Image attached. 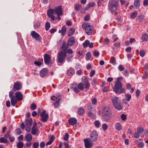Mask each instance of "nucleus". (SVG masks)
I'll return each instance as SVG.
<instances>
[{
	"instance_id": "obj_64",
	"label": "nucleus",
	"mask_w": 148,
	"mask_h": 148,
	"mask_svg": "<svg viewBox=\"0 0 148 148\" xmlns=\"http://www.w3.org/2000/svg\"><path fill=\"white\" fill-rule=\"evenodd\" d=\"M120 117L122 120L125 121L126 119V115L124 114H122Z\"/></svg>"
},
{
	"instance_id": "obj_5",
	"label": "nucleus",
	"mask_w": 148,
	"mask_h": 148,
	"mask_svg": "<svg viewBox=\"0 0 148 148\" xmlns=\"http://www.w3.org/2000/svg\"><path fill=\"white\" fill-rule=\"evenodd\" d=\"M118 0H112L110 1L108 4V7L110 10L112 12H114L117 8Z\"/></svg>"
},
{
	"instance_id": "obj_14",
	"label": "nucleus",
	"mask_w": 148,
	"mask_h": 148,
	"mask_svg": "<svg viewBox=\"0 0 148 148\" xmlns=\"http://www.w3.org/2000/svg\"><path fill=\"white\" fill-rule=\"evenodd\" d=\"M53 97L54 98H53L52 97H51V100H53L54 101L56 100V101L54 103L53 105L55 108H57L59 106L60 99L59 97H57L54 96H53Z\"/></svg>"
},
{
	"instance_id": "obj_45",
	"label": "nucleus",
	"mask_w": 148,
	"mask_h": 148,
	"mask_svg": "<svg viewBox=\"0 0 148 148\" xmlns=\"http://www.w3.org/2000/svg\"><path fill=\"white\" fill-rule=\"evenodd\" d=\"M89 43V41L88 40H85V41L83 43L84 47V48L87 47L88 46Z\"/></svg>"
},
{
	"instance_id": "obj_53",
	"label": "nucleus",
	"mask_w": 148,
	"mask_h": 148,
	"mask_svg": "<svg viewBox=\"0 0 148 148\" xmlns=\"http://www.w3.org/2000/svg\"><path fill=\"white\" fill-rule=\"evenodd\" d=\"M94 124L96 127L98 128L100 125V122L99 121H96L94 122Z\"/></svg>"
},
{
	"instance_id": "obj_48",
	"label": "nucleus",
	"mask_w": 148,
	"mask_h": 148,
	"mask_svg": "<svg viewBox=\"0 0 148 148\" xmlns=\"http://www.w3.org/2000/svg\"><path fill=\"white\" fill-rule=\"evenodd\" d=\"M69 137V135L67 133H66L64 136V140L66 141L68 140Z\"/></svg>"
},
{
	"instance_id": "obj_18",
	"label": "nucleus",
	"mask_w": 148,
	"mask_h": 148,
	"mask_svg": "<svg viewBox=\"0 0 148 148\" xmlns=\"http://www.w3.org/2000/svg\"><path fill=\"white\" fill-rule=\"evenodd\" d=\"M102 116L103 120L106 122H108L110 120L111 118L110 114L102 115Z\"/></svg>"
},
{
	"instance_id": "obj_7",
	"label": "nucleus",
	"mask_w": 148,
	"mask_h": 148,
	"mask_svg": "<svg viewBox=\"0 0 148 148\" xmlns=\"http://www.w3.org/2000/svg\"><path fill=\"white\" fill-rule=\"evenodd\" d=\"M15 100L13 102V106H14L18 101H21L23 100V95L21 92H16L15 94Z\"/></svg>"
},
{
	"instance_id": "obj_38",
	"label": "nucleus",
	"mask_w": 148,
	"mask_h": 148,
	"mask_svg": "<svg viewBox=\"0 0 148 148\" xmlns=\"http://www.w3.org/2000/svg\"><path fill=\"white\" fill-rule=\"evenodd\" d=\"M24 146L23 142L19 141L18 142L16 145V147L17 148H23Z\"/></svg>"
},
{
	"instance_id": "obj_10",
	"label": "nucleus",
	"mask_w": 148,
	"mask_h": 148,
	"mask_svg": "<svg viewBox=\"0 0 148 148\" xmlns=\"http://www.w3.org/2000/svg\"><path fill=\"white\" fill-rule=\"evenodd\" d=\"M84 145L86 148H90L93 146V143L91 142L89 138H85L84 139Z\"/></svg>"
},
{
	"instance_id": "obj_20",
	"label": "nucleus",
	"mask_w": 148,
	"mask_h": 148,
	"mask_svg": "<svg viewBox=\"0 0 148 148\" xmlns=\"http://www.w3.org/2000/svg\"><path fill=\"white\" fill-rule=\"evenodd\" d=\"M75 70L72 68H70L67 71L66 74L69 76H71L74 75Z\"/></svg>"
},
{
	"instance_id": "obj_26",
	"label": "nucleus",
	"mask_w": 148,
	"mask_h": 148,
	"mask_svg": "<svg viewBox=\"0 0 148 148\" xmlns=\"http://www.w3.org/2000/svg\"><path fill=\"white\" fill-rule=\"evenodd\" d=\"M66 32V28L65 26H63L61 29H59L58 31L59 33H61V35L62 36H64Z\"/></svg>"
},
{
	"instance_id": "obj_50",
	"label": "nucleus",
	"mask_w": 148,
	"mask_h": 148,
	"mask_svg": "<svg viewBox=\"0 0 148 148\" xmlns=\"http://www.w3.org/2000/svg\"><path fill=\"white\" fill-rule=\"evenodd\" d=\"M40 23L38 22L35 23L34 25V28H38L40 26Z\"/></svg>"
},
{
	"instance_id": "obj_16",
	"label": "nucleus",
	"mask_w": 148,
	"mask_h": 148,
	"mask_svg": "<svg viewBox=\"0 0 148 148\" xmlns=\"http://www.w3.org/2000/svg\"><path fill=\"white\" fill-rule=\"evenodd\" d=\"M44 60L46 64H49L51 60V56L49 55L46 53L44 56Z\"/></svg>"
},
{
	"instance_id": "obj_17",
	"label": "nucleus",
	"mask_w": 148,
	"mask_h": 148,
	"mask_svg": "<svg viewBox=\"0 0 148 148\" xmlns=\"http://www.w3.org/2000/svg\"><path fill=\"white\" fill-rule=\"evenodd\" d=\"M15 91H14V90H13V89H12V90L9 93V97L10 98V101L11 102V105L12 106L13 102L15 100V98L14 97V95H13V93Z\"/></svg>"
},
{
	"instance_id": "obj_24",
	"label": "nucleus",
	"mask_w": 148,
	"mask_h": 148,
	"mask_svg": "<svg viewBox=\"0 0 148 148\" xmlns=\"http://www.w3.org/2000/svg\"><path fill=\"white\" fill-rule=\"evenodd\" d=\"M109 109L107 107H104L103 108L102 112V115L110 114L109 111Z\"/></svg>"
},
{
	"instance_id": "obj_19",
	"label": "nucleus",
	"mask_w": 148,
	"mask_h": 148,
	"mask_svg": "<svg viewBox=\"0 0 148 148\" xmlns=\"http://www.w3.org/2000/svg\"><path fill=\"white\" fill-rule=\"evenodd\" d=\"M68 122L71 125H73L76 124L77 120L76 118L72 117L69 119Z\"/></svg>"
},
{
	"instance_id": "obj_22",
	"label": "nucleus",
	"mask_w": 148,
	"mask_h": 148,
	"mask_svg": "<svg viewBox=\"0 0 148 148\" xmlns=\"http://www.w3.org/2000/svg\"><path fill=\"white\" fill-rule=\"evenodd\" d=\"M47 73V69L46 68H43L40 71V75L41 77H44Z\"/></svg>"
},
{
	"instance_id": "obj_9",
	"label": "nucleus",
	"mask_w": 148,
	"mask_h": 148,
	"mask_svg": "<svg viewBox=\"0 0 148 148\" xmlns=\"http://www.w3.org/2000/svg\"><path fill=\"white\" fill-rule=\"evenodd\" d=\"M22 84L19 81H17L14 83L13 87V90L16 91L21 90L22 88Z\"/></svg>"
},
{
	"instance_id": "obj_28",
	"label": "nucleus",
	"mask_w": 148,
	"mask_h": 148,
	"mask_svg": "<svg viewBox=\"0 0 148 148\" xmlns=\"http://www.w3.org/2000/svg\"><path fill=\"white\" fill-rule=\"evenodd\" d=\"M141 39L143 42H146L148 40V35L146 34H144L142 35Z\"/></svg>"
},
{
	"instance_id": "obj_54",
	"label": "nucleus",
	"mask_w": 148,
	"mask_h": 148,
	"mask_svg": "<svg viewBox=\"0 0 148 148\" xmlns=\"http://www.w3.org/2000/svg\"><path fill=\"white\" fill-rule=\"evenodd\" d=\"M102 127L104 131L106 130L108 128L107 125L106 123H104L102 125Z\"/></svg>"
},
{
	"instance_id": "obj_58",
	"label": "nucleus",
	"mask_w": 148,
	"mask_h": 148,
	"mask_svg": "<svg viewBox=\"0 0 148 148\" xmlns=\"http://www.w3.org/2000/svg\"><path fill=\"white\" fill-rule=\"evenodd\" d=\"M94 56L95 57H97L99 55V52L98 51H94L93 53Z\"/></svg>"
},
{
	"instance_id": "obj_43",
	"label": "nucleus",
	"mask_w": 148,
	"mask_h": 148,
	"mask_svg": "<svg viewBox=\"0 0 148 148\" xmlns=\"http://www.w3.org/2000/svg\"><path fill=\"white\" fill-rule=\"evenodd\" d=\"M37 108V106L35 103H32L30 106V109L32 110H34L36 109Z\"/></svg>"
},
{
	"instance_id": "obj_46",
	"label": "nucleus",
	"mask_w": 148,
	"mask_h": 148,
	"mask_svg": "<svg viewBox=\"0 0 148 148\" xmlns=\"http://www.w3.org/2000/svg\"><path fill=\"white\" fill-rule=\"evenodd\" d=\"M50 27V23L48 22H47L45 25V28L46 30V31H48V30H49Z\"/></svg>"
},
{
	"instance_id": "obj_27",
	"label": "nucleus",
	"mask_w": 148,
	"mask_h": 148,
	"mask_svg": "<svg viewBox=\"0 0 148 148\" xmlns=\"http://www.w3.org/2000/svg\"><path fill=\"white\" fill-rule=\"evenodd\" d=\"M113 105L114 108L119 110H121L122 108V106L120 101L116 103L115 105Z\"/></svg>"
},
{
	"instance_id": "obj_23",
	"label": "nucleus",
	"mask_w": 148,
	"mask_h": 148,
	"mask_svg": "<svg viewBox=\"0 0 148 148\" xmlns=\"http://www.w3.org/2000/svg\"><path fill=\"white\" fill-rule=\"evenodd\" d=\"M25 126L30 127V126L32 125V119H26L25 120Z\"/></svg>"
},
{
	"instance_id": "obj_13",
	"label": "nucleus",
	"mask_w": 148,
	"mask_h": 148,
	"mask_svg": "<svg viewBox=\"0 0 148 148\" xmlns=\"http://www.w3.org/2000/svg\"><path fill=\"white\" fill-rule=\"evenodd\" d=\"M98 137L97 134L95 130H93L90 135V139L92 141H95L97 139Z\"/></svg>"
},
{
	"instance_id": "obj_51",
	"label": "nucleus",
	"mask_w": 148,
	"mask_h": 148,
	"mask_svg": "<svg viewBox=\"0 0 148 148\" xmlns=\"http://www.w3.org/2000/svg\"><path fill=\"white\" fill-rule=\"evenodd\" d=\"M140 134L138 132H135L134 134V137L136 138H138L140 136Z\"/></svg>"
},
{
	"instance_id": "obj_52",
	"label": "nucleus",
	"mask_w": 148,
	"mask_h": 148,
	"mask_svg": "<svg viewBox=\"0 0 148 148\" xmlns=\"http://www.w3.org/2000/svg\"><path fill=\"white\" fill-rule=\"evenodd\" d=\"M144 145V143L142 142H139L137 144L138 147L140 148H142L143 147Z\"/></svg>"
},
{
	"instance_id": "obj_56",
	"label": "nucleus",
	"mask_w": 148,
	"mask_h": 148,
	"mask_svg": "<svg viewBox=\"0 0 148 148\" xmlns=\"http://www.w3.org/2000/svg\"><path fill=\"white\" fill-rule=\"evenodd\" d=\"M145 54V52L144 51L141 50L140 51V56L142 57L144 56Z\"/></svg>"
},
{
	"instance_id": "obj_62",
	"label": "nucleus",
	"mask_w": 148,
	"mask_h": 148,
	"mask_svg": "<svg viewBox=\"0 0 148 148\" xmlns=\"http://www.w3.org/2000/svg\"><path fill=\"white\" fill-rule=\"evenodd\" d=\"M103 0H98L97 4L98 7H99L101 6V5Z\"/></svg>"
},
{
	"instance_id": "obj_1",
	"label": "nucleus",
	"mask_w": 148,
	"mask_h": 148,
	"mask_svg": "<svg viewBox=\"0 0 148 148\" xmlns=\"http://www.w3.org/2000/svg\"><path fill=\"white\" fill-rule=\"evenodd\" d=\"M55 13L57 15H62L63 12L62 7L60 5L56 7L55 9H50L47 10V16L51 19V20L54 21L56 18H55L54 16L53 15Z\"/></svg>"
},
{
	"instance_id": "obj_6",
	"label": "nucleus",
	"mask_w": 148,
	"mask_h": 148,
	"mask_svg": "<svg viewBox=\"0 0 148 148\" xmlns=\"http://www.w3.org/2000/svg\"><path fill=\"white\" fill-rule=\"evenodd\" d=\"M81 80L82 83L84 84V88L88 89L90 87V84L88 81V77L84 76L82 77Z\"/></svg>"
},
{
	"instance_id": "obj_42",
	"label": "nucleus",
	"mask_w": 148,
	"mask_h": 148,
	"mask_svg": "<svg viewBox=\"0 0 148 148\" xmlns=\"http://www.w3.org/2000/svg\"><path fill=\"white\" fill-rule=\"evenodd\" d=\"M8 140L6 138L4 137H2L0 138V142L1 143H6Z\"/></svg>"
},
{
	"instance_id": "obj_59",
	"label": "nucleus",
	"mask_w": 148,
	"mask_h": 148,
	"mask_svg": "<svg viewBox=\"0 0 148 148\" xmlns=\"http://www.w3.org/2000/svg\"><path fill=\"white\" fill-rule=\"evenodd\" d=\"M10 132H8L4 135V136L6 138H9L10 136Z\"/></svg>"
},
{
	"instance_id": "obj_44",
	"label": "nucleus",
	"mask_w": 148,
	"mask_h": 148,
	"mask_svg": "<svg viewBox=\"0 0 148 148\" xmlns=\"http://www.w3.org/2000/svg\"><path fill=\"white\" fill-rule=\"evenodd\" d=\"M39 146V143L37 142H35L33 143L32 147L33 148H38Z\"/></svg>"
},
{
	"instance_id": "obj_25",
	"label": "nucleus",
	"mask_w": 148,
	"mask_h": 148,
	"mask_svg": "<svg viewBox=\"0 0 148 148\" xmlns=\"http://www.w3.org/2000/svg\"><path fill=\"white\" fill-rule=\"evenodd\" d=\"M113 105H115V103L120 101L119 98L115 96L111 98Z\"/></svg>"
},
{
	"instance_id": "obj_2",
	"label": "nucleus",
	"mask_w": 148,
	"mask_h": 148,
	"mask_svg": "<svg viewBox=\"0 0 148 148\" xmlns=\"http://www.w3.org/2000/svg\"><path fill=\"white\" fill-rule=\"evenodd\" d=\"M66 54V50L65 49H63L60 52L58 53L57 56L58 63L63 64L64 63Z\"/></svg>"
},
{
	"instance_id": "obj_30",
	"label": "nucleus",
	"mask_w": 148,
	"mask_h": 148,
	"mask_svg": "<svg viewBox=\"0 0 148 148\" xmlns=\"http://www.w3.org/2000/svg\"><path fill=\"white\" fill-rule=\"evenodd\" d=\"M25 139L27 142H30L32 139V136L31 134H27L25 136Z\"/></svg>"
},
{
	"instance_id": "obj_11",
	"label": "nucleus",
	"mask_w": 148,
	"mask_h": 148,
	"mask_svg": "<svg viewBox=\"0 0 148 148\" xmlns=\"http://www.w3.org/2000/svg\"><path fill=\"white\" fill-rule=\"evenodd\" d=\"M131 98V95L129 93H126L125 95V98L122 100V102L125 105L127 104Z\"/></svg>"
},
{
	"instance_id": "obj_34",
	"label": "nucleus",
	"mask_w": 148,
	"mask_h": 148,
	"mask_svg": "<svg viewBox=\"0 0 148 148\" xmlns=\"http://www.w3.org/2000/svg\"><path fill=\"white\" fill-rule=\"evenodd\" d=\"M140 0H134V5L137 8L140 6Z\"/></svg>"
},
{
	"instance_id": "obj_29",
	"label": "nucleus",
	"mask_w": 148,
	"mask_h": 148,
	"mask_svg": "<svg viewBox=\"0 0 148 148\" xmlns=\"http://www.w3.org/2000/svg\"><path fill=\"white\" fill-rule=\"evenodd\" d=\"M116 130L118 131H120L122 129V126L119 122H117L115 125Z\"/></svg>"
},
{
	"instance_id": "obj_15",
	"label": "nucleus",
	"mask_w": 148,
	"mask_h": 148,
	"mask_svg": "<svg viewBox=\"0 0 148 148\" xmlns=\"http://www.w3.org/2000/svg\"><path fill=\"white\" fill-rule=\"evenodd\" d=\"M31 35L32 38H35L36 40H39L40 38V36L39 34L34 31H32Z\"/></svg>"
},
{
	"instance_id": "obj_63",
	"label": "nucleus",
	"mask_w": 148,
	"mask_h": 148,
	"mask_svg": "<svg viewBox=\"0 0 148 148\" xmlns=\"http://www.w3.org/2000/svg\"><path fill=\"white\" fill-rule=\"evenodd\" d=\"M95 73V70H92L91 71L90 74V77H92Z\"/></svg>"
},
{
	"instance_id": "obj_41",
	"label": "nucleus",
	"mask_w": 148,
	"mask_h": 148,
	"mask_svg": "<svg viewBox=\"0 0 148 148\" xmlns=\"http://www.w3.org/2000/svg\"><path fill=\"white\" fill-rule=\"evenodd\" d=\"M82 8V5L80 4H78L75 5L74 7V8L77 11L81 9Z\"/></svg>"
},
{
	"instance_id": "obj_40",
	"label": "nucleus",
	"mask_w": 148,
	"mask_h": 148,
	"mask_svg": "<svg viewBox=\"0 0 148 148\" xmlns=\"http://www.w3.org/2000/svg\"><path fill=\"white\" fill-rule=\"evenodd\" d=\"M137 12L136 11L132 13L130 15V17L131 18L134 19L135 18L137 15Z\"/></svg>"
},
{
	"instance_id": "obj_35",
	"label": "nucleus",
	"mask_w": 148,
	"mask_h": 148,
	"mask_svg": "<svg viewBox=\"0 0 148 148\" xmlns=\"http://www.w3.org/2000/svg\"><path fill=\"white\" fill-rule=\"evenodd\" d=\"M54 139V137L53 136H52L50 139H49V141L46 144V145H51L52 142L53 141Z\"/></svg>"
},
{
	"instance_id": "obj_39",
	"label": "nucleus",
	"mask_w": 148,
	"mask_h": 148,
	"mask_svg": "<svg viewBox=\"0 0 148 148\" xmlns=\"http://www.w3.org/2000/svg\"><path fill=\"white\" fill-rule=\"evenodd\" d=\"M116 60L115 58L114 57H111L110 58V62L114 65L116 64Z\"/></svg>"
},
{
	"instance_id": "obj_60",
	"label": "nucleus",
	"mask_w": 148,
	"mask_h": 148,
	"mask_svg": "<svg viewBox=\"0 0 148 148\" xmlns=\"http://www.w3.org/2000/svg\"><path fill=\"white\" fill-rule=\"evenodd\" d=\"M16 133L17 135H20L21 133V130L19 128H18L16 130Z\"/></svg>"
},
{
	"instance_id": "obj_32",
	"label": "nucleus",
	"mask_w": 148,
	"mask_h": 148,
	"mask_svg": "<svg viewBox=\"0 0 148 148\" xmlns=\"http://www.w3.org/2000/svg\"><path fill=\"white\" fill-rule=\"evenodd\" d=\"M137 19L140 22H143L145 20L144 16L142 14H140L138 17Z\"/></svg>"
},
{
	"instance_id": "obj_55",
	"label": "nucleus",
	"mask_w": 148,
	"mask_h": 148,
	"mask_svg": "<svg viewBox=\"0 0 148 148\" xmlns=\"http://www.w3.org/2000/svg\"><path fill=\"white\" fill-rule=\"evenodd\" d=\"M118 38L117 37V36L116 35V34H113L112 36V39L113 40V42L116 41L118 39Z\"/></svg>"
},
{
	"instance_id": "obj_12",
	"label": "nucleus",
	"mask_w": 148,
	"mask_h": 148,
	"mask_svg": "<svg viewBox=\"0 0 148 148\" xmlns=\"http://www.w3.org/2000/svg\"><path fill=\"white\" fill-rule=\"evenodd\" d=\"M40 116L41 117V121L44 122L47 121L49 118L48 115L46 113L45 110H44L41 113Z\"/></svg>"
},
{
	"instance_id": "obj_49",
	"label": "nucleus",
	"mask_w": 148,
	"mask_h": 148,
	"mask_svg": "<svg viewBox=\"0 0 148 148\" xmlns=\"http://www.w3.org/2000/svg\"><path fill=\"white\" fill-rule=\"evenodd\" d=\"M88 116L91 119H94L95 117V115L92 113L89 112L88 114Z\"/></svg>"
},
{
	"instance_id": "obj_8",
	"label": "nucleus",
	"mask_w": 148,
	"mask_h": 148,
	"mask_svg": "<svg viewBox=\"0 0 148 148\" xmlns=\"http://www.w3.org/2000/svg\"><path fill=\"white\" fill-rule=\"evenodd\" d=\"M122 87L121 83L120 82H116L115 83L114 87L113 88V91L117 94L118 90L121 89Z\"/></svg>"
},
{
	"instance_id": "obj_33",
	"label": "nucleus",
	"mask_w": 148,
	"mask_h": 148,
	"mask_svg": "<svg viewBox=\"0 0 148 148\" xmlns=\"http://www.w3.org/2000/svg\"><path fill=\"white\" fill-rule=\"evenodd\" d=\"M84 110L83 108L81 107L80 108L78 111V114L80 115H82L84 113Z\"/></svg>"
},
{
	"instance_id": "obj_57",
	"label": "nucleus",
	"mask_w": 148,
	"mask_h": 148,
	"mask_svg": "<svg viewBox=\"0 0 148 148\" xmlns=\"http://www.w3.org/2000/svg\"><path fill=\"white\" fill-rule=\"evenodd\" d=\"M87 109L88 110H92V106L90 103H89L87 105Z\"/></svg>"
},
{
	"instance_id": "obj_21",
	"label": "nucleus",
	"mask_w": 148,
	"mask_h": 148,
	"mask_svg": "<svg viewBox=\"0 0 148 148\" xmlns=\"http://www.w3.org/2000/svg\"><path fill=\"white\" fill-rule=\"evenodd\" d=\"M75 42L74 38L73 37H70L68 41L67 45L69 46H72Z\"/></svg>"
},
{
	"instance_id": "obj_31",
	"label": "nucleus",
	"mask_w": 148,
	"mask_h": 148,
	"mask_svg": "<svg viewBox=\"0 0 148 148\" xmlns=\"http://www.w3.org/2000/svg\"><path fill=\"white\" fill-rule=\"evenodd\" d=\"M38 127H32V134L34 135H36L38 133Z\"/></svg>"
},
{
	"instance_id": "obj_4",
	"label": "nucleus",
	"mask_w": 148,
	"mask_h": 148,
	"mask_svg": "<svg viewBox=\"0 0 148 148\" xmlns=\"http://www.w3.org/2000/svg\"><path fill=\"white\" fill-rule=\"evenodd\" d=\"M71 88L76 93H78L79 92V90H83L84 89V84L80 82L77 84H73L71 86Z\"/></svg>"
},
{
	"instance_id": "obj_61",
	"label": "nucleus",
	"mask_w": 148,
	"mask_h": 148,
	"mask_svg": "<svg viewBox=\"0 0 148 148\" xmlns=\"http://www.w3.org/2000/svg\"><path fill=\"white\" fill-rule=\"evenodd\" d=\"M123 74L125 76H128L129 73L127 70H125L123 72Z\"/></svg>"
},
{
	"instance_id": "obj_36",
	"label": "nucleus",
	"mask_w": 148,
	"mask_h": 148,
	"mask_svg": "<svg viewBox=\"0 0 148 148\" xmlns=\"http://www.w3.org/2000/svg\"><path fill=\"white\" fill-rule=\"evenodd\" d=\"M137 132L139 134L143 133L144 131V129L142 127H138L137 128Z\"/></svg>"
},
{
	"instance_id": "obj_47",
	"label": "nucleus",
	"mask_w": 148,
	"mask_h": 148,
	"mask_svg": "<svg viewBox=\"0 0 148 148\" xmlns=\"http://www.w3.org/2000/svg\"><path fill=\"white\" fill-rule=\"evenodd\" d=\"M86 60H89L91 57V53L89 52H88L86 54Z\"/></svg>"
},
{
	"instance_id": "obj_3",
	"label": "nucleus",
	"mask_w": 148,
	"mask_h": 148,
	"mask_svg": "<svg viewBox=\"0 0 148 148\" xmlns=\"http://www.w3.org/2000/svg\"><path fill=\"white\" fill-rule=\"evenodd\" d=\"M82 27L85 29L86 33L88 35L91 34L93 28L92 26L87 22L83 23L82 25Z\"/></svg>"
},
{
	"instance_id": "obj_37",
	"label": "nucleus",
	"mask_w": 148,
	"mask_h": 148,
	"mask_svg": "<svg viewBox=\"0 0 148 148\" xmlns=\"http://www.w3.org/2000/svg\"><path fill=\"white\" fill-rule=\"evenodd\" d=\"M75 31V29L74 28H71L69 29L68 34V36H71L72 35Z\"/></svg>"
}]
</instances>
